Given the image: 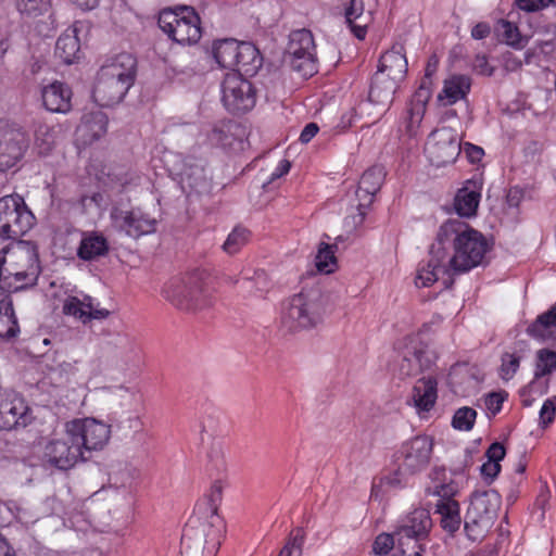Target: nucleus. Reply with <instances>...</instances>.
Returning a JSON list of instances; mask_svg holds the SVG:
<instances>
[{
	"instance_id": "obj_62",
	"label": "nucleus",
	"mask_w": 556,
	"mask_h": 556,
	"mask_svg": "<svg viewBox=\"0 0 556 556\" xmlns=\"http://www.w3.org/2000/svg\"><path fill=\"white\" fill-rule=\"evenodd\" d=\"M500 470H501L500 463H495V462H491V460H488L486 463H484L480 468L481 475L484 477V479L489 483H491L495 479V477L498 475Z\"/></svg>"
},
{
	"instance_id": "obj_54",
	"label": "nucleus",
	"mask_w": 556,
	"mask_h": 556,
	"mask_svg": "<svg viewBox=\"0 0 556 556\" xmlns=\"http://www.w3.org/2000/svg\"><path fill=\"white\" fill-rule=\"evenodd\" d=\"M458 492V485L454 481H450L448 483L437 484L433 488V494L439 496L440 500L438 503L455 501L453 497Z\"/></svg>"
},
{
	"instance_id": "obj_32",
	"label": "nucleus",
	"mask_w": 556,
	"mask_h": 556,
	"mask_svg": "<svg viewBox=\"0 0 556 556\" xmlns=\"http://www.w3.org/2000/svg\"><path fill=\"white\" fill-rule=\"evenodd\" d=\"M108 130V116L101 111L86 113L77 131L85 143H91L101 138Z\"/></svg>"
},
{
	"instance_id": "obj_21",
	"label": "nucleus",
	"mask_w": 556,
	"mask_h": 556,
	"mask_svg": "<svg viewBox=\"0 0 556 556\" xmlns=\"http://www.w3.org/2000/svg\"><path fill=\"white\" fill-rule=\"evenodd\" d=\"M29 146L27 135L21 129H11L0 137V169L14 166Z\"/></svg>"
},
{
	"instance_id": "obj_10",
	"label": "nucleus",
	"mask_w": 556,
	"mask_h": 556,
	"mask_svg": "<svg viewBox=\"0 0 556 556\" xmlns=\"http://www.w3.org/2000/svg\"><path fill=\"white\" fill-rule=\"evenodd\" d=\"M437 359L435 352L431 346L417 337L408 339L396 361L394 371L401 378L417 376L430 370Z\"/></svg>"
},
{
	"instance_id": "obj_27",
	"label": "nucleus",
	"mask_w": 556,
	"mask_h": 556,
	"mask_svg": "<svg viewBox=\"0 0 556 556\" xmlns=\"http://www.w3.org/2000/svg\"><path fill=\"white\" fill-rule=\"evenodd\" d=\"M407 67L408 63L403 47L393 46L381 55L376 73H382L384 77L402 83L406 77Z\"/></svg>"
},
{
	"instance_id": "obj_11",
	"label": "nucleus",
	"mask_w": 556,
	"mask_h": 556,
	"mask_svg": "<svg viewBox=\"0 0 556 556\" xmlns=\"http://www.w3.org/2000/svg\"><path fill=\"white\" fill-rule=\"evenodd\" d=\"M41 459L47 466L59 470H68L78 462H85L87 456H84L79 444L65 424L63 435L47 442Z\"/></svg>"
},
{
	"instance_id": "obj_4",
	"label": "nucleus",
	"mask_w": 556,
	"mask_h": 556,
	"mask_svg": "<svg viewBox=\"0 0 556 556\" xmlns=\"http://www.w3.org/2000/svg\"><path fill=\"white\" fill-rule=\"evenodd\" d=\"M225 523L218 514L213 513L205 520L189 519L181 535L184 556H215L219 549Z\"/></svg>"
},
{
	"instance_id": "obj_16",
	"label": "nucleus",
	"mask_w": 556,
	"mask_h": 556,
	"mask_svg": "<svg viewBox=\"0 0 556 556\" xmlns=\"http://www.w3.org/2000/svg\"><path fill=\"white\" fill-rule=\"evenodd\" d=\"M110 218L116 230L135 239L153 233L157 225V220L140 207L129 210L113 207Z\"/></svg>"
},
{
	"instance_id": "obj_37",
	"label": "nucleus",
	"mask_w": 556,
	"mask_h": 556,
	"mask_svg": "<svg viewBox=\"0 0 556 556\" xmlns=\"http://www.w3.org/2000/svg\"><path fill=\"white\" fill-rule=\"evenodd\" d=\"M239 41L235 39L218 40L213 45V56L219 67L235 70L238 65Z\"/></svg>"
},
{
	"instance_id": "obj_46",
	"label": "nucleus",
	"mask_w": 556,
	"mask_h": 556,
	"mask_svg": "<svg viewBox=\"0 0 556 556\" xmlns=\"http://www.w3.org/2000/svg\"><path fill=\"white\" fill-rule=\"evenodd\" d=\"M104 195L100 191L83 193L77 200V206L84 214L99 213L104 206Z\"/></svg>"
},
{
	"instance_id": "obj_1",
	"label": "nucleus",
	"mask_w": 556,
	"mask_h": 556,
	"mask_svg": "<svg viewBox=\"0 0 556 556\" xmlns=\"http://www.w3.org/2000/svg\"><path fill=\"white\" fill-rule=\"evenodd\" d=\"M492 242L458 218H450L438 229L429 248L427 263L416 278H441L467 274L479 266L491 251Z\"/></svg>"
},
{
	"instance_id": "obj_45",
	"label": "nucleus",
	"mask_w": 556,
	"mask_h": 556,
	"mask_svg": "<svg viewBox=\"0 0 556 556\" xmlns=\"http://www.w3.org/2000/svg\"><path fill=\"white\" fill-rule=\"evenodd\" d=\"M249 239L250 231L247 228L235 227L224 242L223 250L227 254H236L249 242Z\"/></svg>"
},
{
	"instance_id": "obj_17",
	"label": "nucleus",
	"mask_w": 556,
	"mask_h": 556,
	"mask_svg": "<svg viewBox=\"0 0 556 556\" xmlns=\"http://www.w3.org/2000/svg\"><path fill=\"white\" fill-rule=\"evenodd\" d=\"M33 413L26 401L13 391L0 392V430L11 431L27 427Z\"/></svg>"
},
{
	"instance_id": "obj_56",
	"label": "nucleus",
	"mask_w": 556,
	"mask_h": 556,
	"mask_svg": "<svg viewBox=\"0 0 556 556\" xmlns=\"http://www.w3.org/2000/svg\"><path fill=\"white\" fill-rule=\"evenodd\" d=\"M426 112V103L422 101L412 102L410 109L408 111L409 117H408V129L409 131H413L415 128H417L425 115Z\"/></svg>"
},
{
	"instance_id": "obj_39",
	"label": "nucleus",
	"mask_w": 556,
	"mask_h": 556,
	"mask_svg": "<svg viewBox=\"0 0 556 556\" xmlns=\"http://www.w3.org/2000/svg\"><path fill=\"white\" fill-rule=\"evenodd\" d=\"M496 29L503 41L514 49L521 50L529 41V37L522 35L518 26L510 21L500 20Z\"/></svg>"
},
{
	"instance_id": "obj_23",
	"label": "nucleus",
	"mask_w": 556,
	"mask_h": 556,
	"mask_svg": "<svg viewBox=\"0 0 556 556\" xmlns=\"http://www.w3.org/2000/svg\"><path fill=\"white\" fill-rule=\"evenodd\" d=\"M62 311L65 315L73 316L84 325L92 319H106L112 314L110 309L96 305L93 299L88 295L84 300L68 296L63 303Z\"/></svg>"
},
{
	"instance_id": "obj_15",
	"label": "nucleus",
	"mask_w": 556,
	"mask_h": 556,
	"mask_svg": "<svg viewBox=\"0 0 556 556\" xmlns=\"http://www.w3.org/2000/svg\"><path fill=\"white\" fill-rule=\"evenodd\" d=\"M425 151L437 167L452 164L462 151L457 132L450 127L435 129L428 137Z\"/></svg>"
},
{
	"instance_id": "obj_41",
	"label": "nucleus",
	"mask_w": 556,
	"mask_h": 556,
	"mask_svg": "<svg viewBox=\"0 0 556 556\" xmlns=\"http://www.w3.org/2000/svg\"><path fill=\"white\" fill-rule=\"evenodd\" d=\"M56 142V131L53 127L41 124L35 130L34 148L39 155H48Z\"/></svg>"
},
{
	"instance_id": "obj_61",
	"label": "nucleus",
	"mask_w": 556,
	"mask_h": 556,
	"mask_svg": "<svg viewBox=\"0 0 556 556\" xmlns=\"http://www.w3.org/2000/svg\"><path fill=\"white\" fill-rule=\"evenodd\" d=\"M249 289L253 295L263 298L270 289L268 280H245Z\"/></svg>"
},
{
	"instance_id": "obj_31",
	"label": "nucleus",
	"mask_w": 556,
	"mask_h": 556,
	"mask_svg": "<svg viewBox=\"0 0 556 556\" xmlns=\"http://www.w3.org/2000/svg\"><path fill=\"white\" fill-rule=\"evenodd\" d=\"M108 239L99 231H86L81 236L77 255L80 260L92 261L108 254Z\"/></svg>"
},
{
	"instance_id": "obj_60",
	"label": "nucleus",
	"mask_w": 556,
	"mask_h": 556,
	"mask_svg": "<svg viewBox=\"0 0 556 556\" xmlns=\"http://www.w3.org/2000/svg\"><path fill=\"white\" fill-rule=\"evenodd\" d=\"M223 484L219 480L215 481L210 491L208 500L211 503V515L217 514V504L222 501Z\"/></svg>"
},
{
	"instance_id": "obj_14",
	"label": "nucleus",
	"mask_w": 556,
	"mask_h": 556,
	"mask_svg": "<svg viewBox=\"0 0 556 556\" xmlns=\"http://www.w3.org/2000/svg\"><path fill=\"white\" fill-rule=\"evenodd\" d=\"M66 425L79 444L84 456L86 453L102 450L110 440V426L96 418L73 419Z\"/></svg>"
},
{
	"instance_id": "obj_7",
	"label": "nucleus",
	"mask_w": 556,
	"mask_h": 556,
	"mask_svg": "<svg viewBox=\"0 0 556 556\" xmlns=\"http://www.w3.org/2000/svg\"><path fill=\"white\" fill-rule=\"evenodd\" d=\"M160 28L179 45H193L201 38L200 17L191 8L165 9L159 15Z\"/></svg>"
},
{
	"instance_id": "obj_13",
	"label": "nucleus",
	"mask_w": 556,
	"mask_h": 556,
	"mask_svg": "<svg viewBox=\"0 0 556 556\" xmlns=\"http://www.w3.org/2000/svg\"><path fill=\"white\" fill-rule=\"evenodd\" d=\"M290 65L302 77H311L317 72V58L313 34L299 29L290 35Z\"/></svg>"
},
{
	"instance_id": "obj_29",
	"label": "nucleus",
	"mask_w": 556,
	"mask_h": 556,
	"mask_svg": "<svg viewBox=\"0 0 556 556\" xmlns=\"http://www.w3.org/2000/svg\"><path fill=\"white\" fill-rule=\"evenodd\" d=\"M81 27V22H74L56 40L55 55L66 64H72L79 58L80 40L78 34Z\"/></svg>"
},
{
	"instance_id": "obj_50",
	"label": "nucleus",
	"mask_w": 556,
	"mask_h": 556,
	"mask_svg": "<svg viewBox=\"0 0 556 556\" xmlns=\"http://www.w3.org/2000/svg\"><path fill=\"white\" fill-rule=\"evenodd\" d=\"M304 539V532L301 529H296L291 533L278 556H302Z\"/></svg>"
},
{
	"instance_id": "obj_42",
	"label": "nucleus",
	"mask_w": 556,
	"mask_h": 556,
	"mask_svg": "<svg viewBox=\"0 0 556 556\" xmlns=\"http://www.w3.org/2000/svg\"><path fill=\"white\" fill-rule=\"evenodd\" d=\"M336 245L320 243L315 255V268L320 275L332 274L337 268Z\"/></svg>"
},
{
	"instance_id": "obj_9",
	"label": "nucleus",
	"mask_w": 556,
	"mask_h": 556,
	"mask_svg": "<svg viewBox=\"0 0 556 556\" xmlns=\"http://www.w3.org/2000/svg\"><path fill=\"white\" fill-rule=\"evenodd\" d=\"M433 445V439L429 435L418 434L410 438L395 452V463L405 473L415 476L429 466Z\"/></svg>"
},
{
	"instance_id": "obj_33",
	"label": "nucleus",
	"mask_w": 556,
	"mask_h": 556,
	"mask_svg": "<svg viewBox=\"0 0 556 556\" xmlns=\"http://www.w3.org/2000/svg\"><path fill=\"white\" fill-rule=\"evenodd\" d=\"M471 81L468 76L454 75L444 80L438 100L443 105H452L464 99L470 90Z\"/></svg>"
},
{
	"instance_id": "obj_19",
	"label": "nucleus",
	"mask_w": 556,
	"mask_h": 556,
	"mask_svg": "<svg viewBox=\"0 0 556 556\" xmlns=\"http://www.w3.org/2000/svg\"><path fill=\"white\" fill-rule=\"evenodd\" d=\"M377 7L378 0H348L344 3L345 22L357 39H365Z\"/></svg>"
},
{
	"instance_id": "obj_6",
	"label": "nucleus",
	"mask_w": 556,
	"mask_h": 556,
	"mask_svg": "<svg viewBox=\"0 0 556 556\" xmlns=\"http://www.w3.org/2000/svg\"><path fill=\"white\" fill-rule=\"evenodd\" d=\"M212 289L204 280H166L162 294L175 307L197 312L212 303Z\"/></svg>"
},
{
	"instance_id": "obj_64",
	"label": "nucleus",
	"mask_w": 556,
	"mask_h": 556,
	"mask_svg": "<svg viewBox=\"0 0 556 556\" xmlns=\"http://www.w3.org/2000/svg\"><path fill=\"white\" fill-rule=\"evenodd\" d=\"M523 199V192L518 187H511L506 195V202L510 207H518Z\"/></svg>"
},
{
	"instance_id": "obj_34",
	"label": "nucleus",
	"mask_w": 556,
	"mask_h": 556,
	"mask_svg": "<svg viewBox=\"0 0 556 556\" xmlns=\"http://www.w3.org/2000/svg\"><path fill=\"white\" fill-rule=\"evenodd\" d=\"M238 65L235 72L253 76L262 67L263 58L258 49L251 42L239 41Z\"/></svg>"
},
{
	"instance_id": "obj_43",
	"label": "nucleus",
	"mask_w": 556,
	"mask_h": 556,
	"mask_svg": "<svg viewBox=\"0 0 556 556\" xmlns=\"http://www.w3.org/2000/svg\"><path fill=\"white\" fill-rule=\"evenodd\" d=\"M493 526L484 521L483 518H476L472 516L471 513L467 510L464 522V529L469 540L473 542L480 541L485 536V534Z\"/></svg>"
},
{
	"instance_id": "obj_12",
	"label": "nucleus",
	"mask_w": 556,
	"mask_h": 556,
	"mask_svg": "<svg viewBox=\"0 0 556 556\" xmlns=\"http://www.w3.org/2000/svg\"><path fill=\"white\" fill-rule=\"evenodd\" d=\"M222 101L227 111L239 114L252 110L256 92L252 84L240 73H228L222 83Z\"/></svg>"
},
{
	"instance_id": "obj_40",
	"label": "nucleus",
	"mask_w": 556,
	"mask_h": 556,
	"mask_svg": "<svg viewBox=\"0 0 556 556\" xmlns=\"http://www.w3.org/2000/svg\"><path fill=\"white\" fill-rule=\"evenodd\" d=\"M232 123L230 121H219L204 129L205 142L212 147H224L230 143V131Z\"/></svg>"
},
{
	"instance_id": "obj_8",
	"label": "nucleus",
	"mask_w": 556,
	"mask_h": 556,
	"mask_svg": "<svg viewBox=\"0 0 556 556\" xmlns=\"http://www.w3.org/2000/svg\"><path fill=\"white\" fill-rule=\"evenodd\" d=\"M35 216L18 194L0 199V238L16 240L28 232Z\"/></svg>"
},
{
	"instance_id": "obj_3",
	"label": "nucleus",
	"mask_w": 556,
	"mask_h": 556,
	"mask_svg": "<svg viewBox=\"0 0 556 556\" xmlns=\"http://www.w3.org/2000/svg\"><path fill=\"white\" fill-rule=\"evenodd\" d=\"M137 60L123 52L101 66L92 90L94 102L104 108L118 104L135 83Z\"/></svg>"
},
{
	"instance_id": "obj_55",
	"label": "nucleus",
	"mask_w": 556,
	"mask_h": 556,
	"mask_svg": "<svg viewBox=\"0 0 556 556\" xmlns=\"http://www.w3.org/2000/svg\"><path fill=\"white\" fill-rule=\"evenodd\" d=\"M534 52L538 55H543L546 60L554 58L556 54V35L554 34L549 38L538 40Z\"/></svg>"
},
{
	"instance_id": "obj_36",
	"label": "nucleus",
	"mask_w": 556,
	"mask_h": 556,
	"mask_svg": "<svg viewBox=\"0 0 556 556\" xmlns=\"http://www.w3.org/2000/svg\"><path fill=\"white\" fill-rule=\"evenodd\" d=\"M115 357L125 367L135 365L140 357V350L136 340L127 333H118L114 339Z\"/></svg>"
},
{
	"instance_id": "obj_48",
	"label": "nucleus",
	"mask_w": 556,
	"mask_h": 556,
	"mask_svg": "<svg viewBox=\"0 0 556 556\" xmlns=\"http://www.w3.org/2000/svg\"><path fill=\"white\" fill-rule=\"evenodd\" d=\"M477 412L472 407L458 408L452 418V427L459 431H469L473 428Z\"/></svg>"
},
{
	"instance_id": "obj_49",
	"label": "nucleus",
	"mask_w": 556,
	"mask_h": 556,
	"mask_svg": "<svg viewBox=\"0 0 556 556\" xmlns=\"http://www.w3.org/2000/svg\"><path fill=\"white\" fill-rule=\"evenodd\" d=\"M522 356L517 352H505L502 355V364L500 367V376L503 380H510L520 366V361Z\"/></svg>"
},
{
	"instance_id": "obj_18",
	"label": "nucleus",
	"mask_w": 556,
	"mask_h": 556,
	"mask_svg": "<svg viewBox=\"0 0 556 556\" xmlns=\"http://www.w3.org/2000/svg\"><path fill=\"white\" fill-rule=\"evenodd\" d=\"M384 177V168L380 165H375L368 168L362 175L356 190V197L359 200V204L357 206L358 213L351 217L354 228L363 224L366 215V208L372 203L374 197L380 190Z\"/></svg>"
},
{
	"instance_id": "obj_44",
	"label": "nucleus",
	"mask_w": 556,
	"mask_h": 556,
	"mask_svg": "<svg viewBox=\"0 0 556 556\" xmlns=\"http://www.w3.org/2000/svg\"><path fill=\"white\" fill-rule=\"evenodd\" d=\"M556 369V352L542 349L536 353V365L534 378L540 379L546 375H551Z\"/></svg>"
},
{
	"instance_id": "obj_26",
	"label": "nucleus",
	"mask_w": 556,
	"mask_h": 556,
	"mask_svg": "<svg viewBox=\"0 0 556 556\" xmlns=\"http://www.w3.org/2000/svg\"><path fill=\"white\" fill-rule=\"evenodd\" d=\"M501 508V496L494 491L476 493L470 500L468 511L476 518H483L490 525H494Z\"/></svg>"
},
{
	"instance_id": "obj_59",
	"label": "nucleus",
	"mask_w": 556,
	"mask_h": 556,
	"mask_svg": "<svg viewBox=\"0 0 556 556\" xmlns=\"http://www.w3.org/2000/svg\"><path fill=\"white\" fill-rule=\"evenodd\" d=\"M556 412L555 400L548 399L546 400L540 410V420L543 426L549 425Z\"/></svg>"
},
{
	"instance_id": "obj_58",
	"label": "nucleus",
	"mask_w": 556,
	"mask_h": 556,
	"mask_svg": "<svg viewBox=\"0 0 556 556\" xmlns=\"http://www.w3.org/2000/svg\"><path fill=\"white\" fill-rule=\"evenodd\" d=\"M506 394L502 392H492L485 396L484 404L486 408L493 414L496 415L501 409L504 403Z\"/></svg>"
},
{
	"instance_id": "obj_53",
	"label": "nucleus",
	"mask_w": 556,
	"mask_h": 556,
	"mask_svg": "<svg viewBox=\"0 0 556 556\" xmlns=\"http://www.w3.org/2000/svg\"><path fill=\"white\" fill-rule=\"evenodd\" d=\"M412 475L405 473L403 470H401L400 466H397L395 471L381 477V479L387 489L395 490L403 488L406 483V478Z\"/></svg>"
},
{
	"instance_id": "obj_24",
	"label": "nucleus",
	"mask_w": 556,
	"mask_h": 556,
	"mask_svg": "<svg viewBox=\"0 0 556 556\" xmlns=\"http://www.w3.org/2000/svg\"><path fill=\"white\" fill-rule=\"evenodd\" d=\"M43 108L51 113L66 114L72 108V90L61 81L54 80L41 88Z\"/></svg>"
},
{
	"instance_id": "obj_2",
	"label": "nucleus",
	"mask_w": 556,
	"mask_h": 556,
	"mask_svg": "<svg viewBox=\"0 0 556 556\" xmlns=\"http://www.w3.org/2000/svg\"><path fill=\"white\" fill-rule=\"evenodd\" d=\"M333 308L332 294L324 292L315 282L306 285L282 302L280 327L291 333L313 330L324 323Z\"/></svg>"
},
{
	"instance_id": "obj_52",
	"label": "nucleus",
	"mask_w": 556,
	"mask_h": 556,
	"mask_svg": "<svg viewBox=\"0 0 556 556\" xmlns=\"http://www.w3.org/2000/svg\"><path fill=\"white\" fill-rule=\"evenodd\" d=\"M395 540L397 541L395 533H380L372 544L374 553L376 555H387L394 547Z\"/></svg>"
},
{
	"instance_id": "obj_38",
	"label": "nucleus",
	"mask_w": 556,
	"mask_h": 556,
	"mask_svg": "<svg viewBox=\"0 0 556 556\" xmlns=\"http://www.w3.org/2000/svg\"><path fill=\"white\" fill-rule=\"evenodd\" d=\"M435 513L441 516V526L445 531L453 534L459 530L462 525V517L458 502L447 501L437 503Z\"/></svg>"
},
{
	"instance_id": "obj_57",
	"label": "nucleus",
	"mask_w": 556,
	"mask_h": 556,
	"mask_svg": "<svg viewBox=\"0 0 556 556\" xmlns=\"http://www.w3.org/2000/svg\"><path fill=\"white\" fill-rule=\"evenodd\" d=\"M516 4L522 11L534 12L551 4L556 5V0H516Z\"/></svg>"
},
{
	"instance_id": "obj_47",
	"label": "nucleus",
	"mask_w": 556,
	"mask_h": 556,
	"mask_svg": "<svg viewBox=\"0 0 556 556\" xmlns=\"http://www.w3.org/2000/svg\"><path fill=\"white\" fill-rule=\"evenodd\" d=\"M556 327V307H552L547 312L538 316L535 321H533L529 328L528 332L535 338H543L545 332L551 327Z\"/></svg>"
},
{
	"instance_id": "obj_63",
	"label": "nucleus",
	"mask_w": 556,
	"mask_h": 556,
	"mask_svg": "<svg viewBox=\"0 0 556 556\" xmlns=\"http://www.w3.org/2000/svg\"><path fill=\"white\" fill-rule=\"evenodd\" d=\"M485 455L488 460L500 463L505 456V447L498 442L492 443L486 450Z\"/></svg>"
},
{
	"instance_id": "obj_51",
	"label": "nucleus",
	"mask_w": 556,
	"mask_h": 556,
	"mask_svg": "<svg viewBox=\"0 0 556 556\" xmlns=\"http://www.w3.org/2000/svg\"><path fill=\"white\" fill-rule=\"evenodd\" d=\"M16 8L22 14L39 15L46 12L50 0H15Z\"/></svg>"
},
{
	"instance_id": "obj_22",
	"label": "nucleus",
	"mask_w": 556,
	"mask_h": 556,
	"mask_svg": "<svg viewBox=\"0 0 556 556\" xmlns=\"http://www.w3.org/2000/svg\"><path fill=\"white\" fill-rule=\"evenodd\" d=\"M437 399V379L433 376H424L414 383L407 403L420 417H425L434 407Z\"/></svg>"
},
{
	"instance_id": "obj_28",
	"label": "nucleus",
	"mask_w": 556,
	"mask_h": 556,
	"mask_svg": "<svg viewBox=\"0 0 556 556\" xmlns=\"http://www.w3.org/2000/svg\"><path fill=\"white\" fill-rule=\"evenodd\" d=\"M482 185L477 180H467L454 198V210L460 217L476 216L481 199Z\"/></svg>"
},
{
	"instance_id": "obj_35",
	"label": "nucleus",
	"mask_w": 556,
	"mask_h": 556,
	"mask_svg": "<svg viewBox=\"0 0 556 556\" xmlns=\"http://www.w3.org/2000/svg\"><path fill=\"white\" fill-rule=\"evenodd\" d=\"M400 83L384 77L382 73H375L369 90V100L376 104L392 102Z\"/></svg>"
},
{
	"instance_id": "obj_5",
	"label": "nucleus",
	"mask_w": 556,
	"mask_h": 556,
	"mask_svg": "<svg viewBox=\"0 0 556 556\" xmlns=\"http://www.w3.org/2000/svg\"><path fill=\"white\" fill-rule=\"evenodd\" d=\"M39 273L38 252L34 243L16 239L0 251V278H37Z\"/></svg>"
},
{
	"instance_id": "obj_30",
	"label": "nucleus",
	"mask_w": 556,
	"mask_h": 556,
	"mask_svg": "<svg viewBox=\"0 0 556 556\" xmlns=\"http://www.w3.org/2000/svg\"><path fill=\"white\" fill-rule=\"evenodd\" d=\"M182 189L199 191L207 186V176L202 161L193 157L182 160L181 168L175 169Z\"/></svg>"
},
{
	"instance_id": "obj_20",
	"label": "nucleus",
	"mask_w": 556,
	"mask_h": 556,
	"mask_svg": "<svg viewBox=\"0 0 556 556\" xmlns=\"http://www.w3.org/2000/svg\"><path fill=\"white\" fill-rule=\"evenodd\" d=\"M432 527L428 510L418 508L406 516L397 527L395 535L400 546H404L405 540H414L415 543H422L427 539Z\"/></svg>"
},
{
	"instance_id": "obj_25",
	"label": "nucleus",
	"mask_w": 556,
	"mask_h": 556,
	"mask_svg": "<svg viewBox=\"0 0 556 556\" xmlns=\"http://www.w3.org/2000/svg\"><path fill=\"white\" fill-rule=\"evenodd\" d=\"M23 287H12L10 280H0V338H11L18 331L10 293Z\"/></svg>"
}]
</instances>
